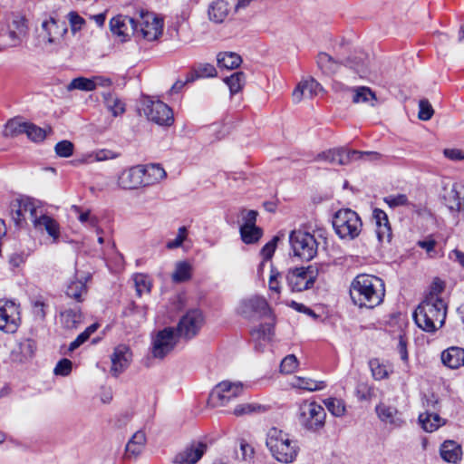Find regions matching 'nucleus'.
I'll list each match as a JSON object with an SVG mask.
<instances>
[{"mask_svg":"<svg viewBox=\"0 0 464 464\" xmlns=\"http://www.w3.org/2000/svg\"><path fill=\"white\" fill-rule=\"evenodd\" d=\"M349 294L354 305L372 309L383 302L385 284L378 276L360 274L351 282Z\"/></svg>","mask_w":464,"mask_h":464,"instance_id":"f257e3e1","label":"nucleus"},{"mask_svg":"<svg viewBox=\"0 0 464 464\" xmlns=\"http://www.w3.org/2000/svg\"><path fill=\"white\" fill-rule=\"evenodd\" d=\"M447 304L436 295L427 296L413 313L416 324L427 333H434L443 326Z\"/></svg>","mask_w":464,"mask_h":464,"instance_id":"f03ea898","label":"nucleus"},{"mask_svg":"<svg viewBox=\"0 0 464 464\" xmlns=\"http://www.w3.org/2000/svg\"><path fill=\"white\" fill-rule=\"evenodd\" d=\"M266 444L272 456L279 462L291 463L297 457V441L291 440L289 434L276 427L268 430Z\"/></svg>","mask_w":464,"mask_h":464,"instance_id":"7ed1b4c3","label":"nucleus"},{"mask_svg":"<svg viewBox=\"0 0 464 464\" xmlns=\"http://www.w3.org/2000/svg\"><path fill=\"white\" fill-rule=\"evenodd\" d=\"M297 417L301 427L310 432H320L325 426V410L315 401H303L298 406Z\"/></svg>","mask_w":464,"mask_h":464,"instance_id":"20e7f679","label":"nucleus"},{"mask_svg":"<svg viewBox=\"0 0 464 464\" xmlns=\"http://www.w3.org/2000/svg\"><path fill=\"white\" fill-rule=\"evenodd\" d=\"M333 227L341 239L353 240L361 234L362 222L355 211L350 208H343L334 214Z\"/></svg>","mask_w":464,"mask_h":464,"instance_id":"39448f33","label":"nucleus"},{"mask_svg":"<svg viewBox=\"0 0 464 464\" xmlns=\"http://www.w3.org/2000/svg\"><path fill=\"white\" fill-rule=\"evenodd\" d=\"M289 242L294 256L302 261L314 259L318 253L319 242L315 236L309 232L297 229L289 235Z\"/></svg>","mask_w":464,"mask_h":464,"instance_id":"423d86ee","label":"nucleus"},{"mask_svg":"<svg viewBox=\"0 0 464 464\" xmlns=\"http://www.w3.org/2000/svg\"><path fill=\"white\" fill-rule=\"evenodd\" d=\"M319 271L314 266L288 269L285 280L292 292H302L313 287Z\"/></svg>","mask_w":464,"mask_h":464,"instance_id":"0eeeda50","label":"nucleus"},{"mask_svg":"<svg viewBox=\"0 0 464 464\" xmlns=\"http://www.w3.org/2000/svg\"><path fill=\"white\" fill-rule=\"evenodd\" d=\"M179 335L173 327H165L158 331L151 341V353L154 358L163 359L171 351L179 342Z\"/></svg>","mask_w":464,"mask_h":464,"instance_id":"6e6552de","label":"nucleus"},{"mask_svg":"<svg viewBox=\"0 0 464 464\" xmlns=\"http://www.w3.org/2000/svg\"><path fill=\"white\" fill-rule=\"evenodd\" d=\"M20 323V305L13 300L0 299V330L14 334L17 331Z\"/></svg>","mask_w":464,"mask_h":464,"instance_id":"1a4fd4ad","label":"nucleus"},{"mask_svg":"<svg viewBox=\"0 0 464 464\" xmlns=\"http://www.w3.org/2000/svg\"><path fill=\"white\" fill-rule=\"evenodd\" d=\"M243 392L241 382L223 381L217 384L209 394V403L214 406H225Z\"/></svg>","mask_w":464,"mask_h":464,"instance_id":"9d476101","label":"nucleus"},{"mask_svg":"<svg viewBox=\"0 0 464 464\" xmlns=\"http://www.w3.org/2000/svg\"><path fill=\"white\" fill-rule=\"evenodd\" d=\"M138 23V30L136 35L140 36L148 41H154L162 33L163 21L150 12H141Z\"/></svg>","mask_w":464,"mask_h":464,"instance_id":"9b49d317","label":"nucleus"},{"mask_svg":"<svg viewBox=\"0 0 464 464\" xmlns=\"http://www.w3.org/2000/svg\"><path fill=\"white\" fill-rule=\"evenodd\" d=\"M143 111L148 120L159 125L169 126L174 121L172 110L161 101L147 100Z\"/></svg>","mask_w":464,"mask_h":464,"instance_id":"f8f14e48","label":"nucleus"},{"mask_svg":"<svg viewBox=\"0 0 464 464\" xmlns=\"http://www.w3.org/2000/svg\"><path fill=\"white\" fill-rule=\"evenodd\" d=\"M203 322L204 317L200 310H189L180 318L176 332L181 337L191 339L198 334Z\"/></svg>","mask_w":464,"mask_h":464,"instance_id":"ddd939ff","label":"nucleus"},{"mask_svg":"<svg viewBox=\"0 0 464 464\" xmlns=\"http://www.w3.org/2000/svg\"><path fill=\"white\" fill-rule=\"evenodd\" d=\"M442 200L452 214L464 212V183L455 182L443 187Z\"/></svg>","mask_w":464,"mask_h":464,"instance_id":"4468645a","label":"nucleus"},{"mask_svg":"<svg viewBox=\"0 0 464 464\" xmlns=\"http://www.w3.org/2000/svg\"><path fill=\"white\" fill-rule=\"evenodd\" d=\"M333 153L331 158V163L338 165H347L353 160H357L366 157L369 160H378L382 155L376 151H360V150H349L343 148L331 150Z\"/></svg>","mask_w":464,"mask_h":464,"instance_id":"2eb2a0df","label":"nucleus"},{"mask_svg":"<svg viewBox=\"0 0 464 464\" xmlns=\"http://www.w3.org/2000/svg\"><path fill=\"white\" fill-rule=\"evenodd\" d=\"M111 367L110 370L113 377H119L130 366L132 361V352L125 344L116 346L111 355Z\"/></svg>","mask_w":464,"mask_h":464,"instance_id":"dca6fc26","label":"nucleus"},{"mask_svg":"<svg viewBox=\"0 0 464 464\" xmlns=\"http://www.w3.org/2000/svg\"><path fill=\"white\" fill-rule=\"evenodd\" d=\"M437 404L438 401L434 399V396L428 399L426 411L419 416V422L427 432H433L446 423V420L440 418L438 412L434 411Z\"/></svg>","mask_w":464,"mask_h":464,"instance_id":"f3484780","label":"nucleus"},{"mask_svg":"<svg viewBox=\"0 0 464 464\" xmlns=\"http://www.w3.org/2000/svg\"><path fill=\"white\" fill-rule=\"evenodd\" d=\"M239 313L246 318H251L256 315L266 316L270 314V308L264 297L252 296L241 302Z\"/></svg>","mask_w":464,"mask_h":464,"instance_id":"a211bd4d","label":"nucleus"},{"mask_svg":"<svg viewBox=\"0 0 464 464\" xmlns=\"http://www.w3.org/2000/svg\"><path fill=\"white\" fill-rule=\"evenodd\" d=\"M110 28L113 34L125 38L129 37L130 34L136 35L138 23L135 18L119 14L111 19Z\"/></svg>","mask_w":464,"mask_h":464,"instance_id":"6ab92c4d","label":"nucleus"},{"mask_svg":"<svg viewBox=\"0 0 464 464\" xmlns=\"http://www.w3.org/2000/svg\"><path fill=\"white\" fill-rule=\"evenodd\" d=\"M141 165L123 170L118 177V186L122 189H136L143 187Z\"/></svg>","mask_w":464,"mask_h":464,"instance_id":"aec40b11","label":"nucleus"},{"mask_svg":"<svg viewBox=\"0 0 464 464\" xmlns=\"http://www.w3.org/2000/svg\"><path fill=\"white\" fill-rule=\"evenodd\" d=\"M372 219L375 223V233L381 243L392 240V231L387 214L381 208H374Z\"/></svg>","mask_w":464,"mask_h":464,"instance_id":"412c9836","label":"nucleus"},{"mask_svg":"<svg viewBox=\"0 0 464 464\" xmlns=\"http://www.w3.org/2000/svg\"><path fill=\"white\" fill-rule=\"evenodd\" d=\"M90 277L91 276L89 274L79 275V273H76L75 277L72 279L67 285L65 292L67 296L79 303L82 302L83 296H85L88 292L86 283Z\"/></svg>","mask_w":464,"mask_h":464,"instance_id":"4be33fe9","label":"nucleus"},{"mask_svg":"<svg viewBox=\"0 0 464 464\" xmlns=\"http://www.w3.org/2000/svg\"><path fill=\"white\" fill-rule=\"evenodd\" d=\"M322 90L321 84L313 78L302 81L293 92V101L299 102L303 98H313Z\"/></svg>","mask_w":464,"mask_h":464,"instance_id":"5701e85b","label":"nucleus"},{"mask_svg":"<svg viewBox=\"0 0 464 464\" xmlns=\"http://www.w3.org/2000/svg\"><path fill=\"white\" fill-rule=\"evenodd\" d=\"M28 33L27 21L23 16H15L9 25L8 37L12 46L19 45Z\"/></svg>","mask_w":464,"mask_h":464,"instance_id":"b1692460","label":"nucleus"},{"mask_svg":"<svg viewBox=\"0 0 464 464\" xmlns=\"http://www.w3.org/2000/svg\"><path fill=\"white\" fill-rule=\"evenodd\" d=\"M375 411L382 421L389 423L394 428H400L405 423L395 407L380 403L375 407Z\"/></svg>","mask_w":464,"mask_h":464,"instance_id":"393cba45","label":"nucleus"},{"mask_svg":"<svg viewBox=\"0 0 464 464\" xmlns=\"http://www.w3.org/2000/svg\"><path fill=\"white\" fill-rule=\"evenodd\" d=\"M206 448L204 443H198L196 448H186L175 456L174 462L176 464H196L202 458Z\"/></svg>","mask_w":464,"mask_h":464,"instance_id":"a878e982","label":"nucleus"},{"mask_svg":"<svg viewBox=\"0 0 464 464\" xmlns=\"http://www.w3.org/2000/svg\"><path fill=\"white\" fill-rule=\"evenodd\" d=\"M231 11V6L227 0H214L208 9L210 21L220 24L223 23Z\"/></svg>","mask_w":464,"mask_h":464,"instance_id":"bb28decb","label":"nucleus"},{"mask_svg":"<svg viewBox=\"0 0 464 464\" xmlns=\"http://www.w3.org/2000/svg\"><path fill=\"white\" fill-rule=\"evenodd\" d=\"M143 187L156 184L166 178L165 169L160 164L141 165Z\"/></svg>","mask_w":464,"mask_h":464,"instance_id":"cd10ccee","label":"nucleus"},{"mask_svg":"<svg viewBox=\"0 0 464 464\" xmlns=\"http://www.w3.org/2000/svg\"><path fill=\"white\" fill-rule=\"evenodd\" d=\"M34 227L36 229L44 228L54 242L60 237V225L50 216L41 215L39 218L34 220Z\"/></svg>","mask_w":464,"mask_h":464,"instance_id":"c85d7f7f","label":"nucleus"},{"mask_svg":"<svg viewBox=\"0 0 464 464\" xmlns=\"http://www.w3.org/2000/svg\"><path fill=\"white\" fill-rule=\"evenodd\" d=\"M442 362L451 368L457 369L464 365V349L459 347H450L441 354Z\"/></svg>","mask_w":464,"mask_h":464,"instance_id":"c756f323","label":"nucleus"},{"mask_svg":"<svg viewBox=\"0 0 464 464\" xmlns=\"http://www.w3.org/2000/svg\"><path fill=\"white\" fill-rule=\"evenodd\" d=\"M440 454L445 461L456 463L461 459L462 450L456 441L446 440L440 446Z\"/></svg>","mask_w":464,"mask_h":464,"instance_id":"7c9ffc66","label":"nucleus"},{"mask_svg":"<svg viewBox=\"0 0 464 464\" xmlns=\"http://www.w3.org/2000/svg\"><path fill=\"white\" fill-rule=\"evenodd\" d=\"M25 199L27 198H15L10 203V215L16 227H22L25 222V215L27 214L24 206L25 205Z\"/></svg>","mask_w":464,"mask_h":464,"instance_id":"2f4dec72","label":"nucleus"},{"mask_svg":"<svg viewBox=\"0 0 464 464\" xmlns=\"http://www.w3.org/2000/svg\"><path fill=\"white\" fill-rule=\"evenodd\" d=\"M291 385L293 388L304 390L307 392L321 391L325 388L326 384L323 381H314L310 378L295 376Z\"/></svg>","mask_w":464,"mask_h":464,"instance_id":"473e14b6","label":"nucleus"},{"mask_svg":"<svg viewBox=\"0 0 464 464\" xmlns=\"http://www.w3.org/2000/svg\"><path fill=\"white\" fill-rule=\"evenodd\" d=\"M344 65L353 69L361 78L367 77L370 72L368 68V57L363 53L346 59Z\"/></svg>","mask_w":464,"mask_h":464,"instance_id":"72a5a7b5","label":"nucleus"},{"mask_svg":"<svg viewBox=\"0 0 464 464\" xmlns=\"http://www.w3.org/2000/svg\"><path fill=\"white\" fill-rule=\"evenodd\" d=\"M61 322L65 328H76L82 321V312L79 306L68 308L60 314Z\"/></svg>","mask_w":464,"mask_h":464,"instance_id":"f704fd0d","label":"nucleus"},{"mask_svg":"<svg viewBox=\"0 0 464 464\" xmlns=\"http://www.w3.org/2000/svg\"><path fill=\"white\" fill-rule=\"evenodd\" d=\"M146 443V435L142 430L135 432L126 445V454L137 457L142 451Z\"/></svg>","mask_w":464,"mask_h":464,"instance_id":"c9c22d12","label":"nucleus"},{"mask_svg":"<svg viewBox=\"0 0 464 464\" xmlns=\"http://www.w3.org/2000/svg\"><path fill=\"white\" fill-rule=\"evenodd\" d=\"M316 63L320 70L327 75L334 74L340 67V63L326 53H319Z\"/></svg>","mask_w":464,"mask_h":464,"instance_id":"e433bc0d","label":"nucleus"},{"mask_svg":"<svg viewBox=\"0 0 464 464\" xmlns=\"http://www.w3.org/2000/svg\"><path fill=\"white\" fill-rule=\"evenodd\" d=\"M218 65L220 68L235 69L242 63L240 55L232 52L219 53L217 57Z\"/></svg>","mask_w":464,"mask_h":464,"instance_id":"4c0bfd02","label":"nucleus"},{"mask_svg":"<svg viewBox=\"0 0 464 464\" xmlns=\"http://www.w3.org/2000/svg\"><path fill=\"white\" fill-rule=\"evenodd\" d=\"M105 106L114 117L122 114L125 111V103L117 96L111 92L103 93Z\"/></svg>","mask_w":464,"mask_h":464,"instance_id":"58836bf2","label":"nucleus"},{"mask_svg":"<svg viewBox=\"0 0 464 464\" xmlns=\"http://www.w3.org/2000/svg\"><path fill=\"white\" fill-rule=\"evenodd\" d=\"M217 70L213 64L200 63L187 76V82H194L198 78L215 77Z\"/></svg>","mask_w":464,"mask_h":464,"instance_id":"ea45409f","label":"nucleus"},{"mask_svg":"<svg viewBox=\"0 0 464 464\" xmlns=\"http://www.w3.org/2000/svg\"><path fill=\"white\" fill-rule=\"evenodd\" d=\"M324 404L329 412L334 417L341 418L346 413V404L342 399L330 397L324 400Z\"/></svg>","mask_w":464,"mask_h":464,"instance_id":"a19ab883","label":"nucleus"},{"mask_svg":"<svg viewBox=\"0 0 464 464\" xmlns=\"http://www.w3.org/2000/svg\"><path fill=\"white\" fill-rule=\"evenodd\" d=\"M36 343L32 339H24L18 344L17 351H14V353L19 354L18 360L20 362H24L31 359L35 353Z\"/></svg>","mask_w":464,"mask_h":464,"instance_id":"79ce46f5","label":"nucleus"},{"mask_svg":"<svg viewBox=\"0 0 464 464\" xmlns=\"http://www.w3.org/2000/svg\"><path fill=\"white\" fill-rule=\"evenodd\" d=\"M240 236L241 239L246 244H254L256 243L263 235L262 228L254 226V227H240Z\"/></svg>","mask_w":464,"mask_h":464,"instance_id":"37998d69","label":"nucleus"},{"mask_svg":"<svg viewBox=\"0 0 464 464\" xmlns=\"http://www.w3.org/2000/svg\"><path fill=\"white\" fill-rule=\"evenodd\" d=\"M224 82L229 87L231 94H236L242 90L246 82V75L242 72H237L225 78Z\"/></svg>","mask_w":464,"mask_h":464,"instance_id":"c03bdc74","label":"nucleus"},{"mask_svg":"<svg viewBox=\"0 0 464 464\" xmlns=\"http://www.w3.org/2000/svg\"><path fill=\"white\" fill-rule=\"evenodd\" d=\"M50 132H52L51 127L43 129L33 123L26 124L25 134L31 140L34 142L43 141Z\"/></svg>","mask_w":464,"mask_h":464,"instance_id":"a18cd8bd","label":"nucleus"},{"mask_svg":"<svg viewBox=\"0 0 464 464\" xmlns=\"http://www.w3.org/2000/svg\"><path fill=\"white\" fill-rule=\"evenodd\" d=\"M191 277V266L188 262H179L176 265L174 273L172 274V280L175 283H181L188 281Z\"/></svg>","mask_w":464,"mask_h":464,"instance_id":"49530a36","label":"nucleus"},{"mask_svg":"<svg viewBox=\"0 0 464 464\" xmlns=\"http://www.w3.org/2000/svg\"><path fill=\"white\" fill-rule=\"evenodd\" d=\"M72 209L78 214V220L82 224L91 227H96L98 226L99 218L92 215L91 210L82 211V208L75 205L72 207Z\"/></svg>","mask_w":464,"mask_h":464,"instance_id":"de8ad7c7","label":"nucleus"},{"mask_svg":"<svg viewBox=\"0 0 464 464\" xmlns=\"http://www.w3.org/2000/svg\"><path fill=\"white\" fill-rule=\"evenodd\" d=\"M369 367L374 380L381 381L389 377L386 366L380 362L379 359L373 358L369 362Z\"/></svg>","mask_w":464,"mask_h":464,"instance_id":"09e8293b","label":"nucleus"},{"mask_svg":"<svg viewBox=\"0 0 464 464\" xmlns=\"http://www.w3.org/2000/svg\"><path fill=\"white\" fill-rule=\"evenodd\" d=\"M27 122H20L14 119L10 120L5 126L4 136L14 137L21 133H25Z\"/></svg>","mask_w":464,"mask_h":464,"instance_id":"8fccbe9b","label":"nucleus"},{"mask_svg":"<svg viewBox=\"0 0 464 464\" xmlns=\"http://www.w3.org/2000/svg\"><path fill=\"white\" fill-rule=\"evenodd\" d=\"M353 102L354 103L367 102L369 101L376 100L374 92L368 87H358L353 90Z\"/></svg>","mask_w":464,"mask_h":464,"instance_id":"3c124183","label":"nucleus"},{"mask_svg":"<svg viewBox=\"0 0 464 464\" xmlns=\"http://www.w3.org/2000/svg\"><path fill=\"white\" fill-rule=\"evenodd\" d=\"M133 281L139 296H141L144 293L150 292L151 283L147 276L143 274H137L134 276Z\"/></svg>","mask_w":464,"mask_h":464,"instance_id":"603ef678","label":"nucleus"},{"mask_svg":"<svg viewBox=\"0 0 464 464\" xmlns=\"http://www.w3.org/2000/svg\"><path fill=\"white\" fill-rule=\"evenodd\" d=\"M68 90H81V91H93L94 84L92 82V78H85V77H78L73 79L68 85Z\"/></svg>","mask_w":464,"mask_h":464,"instance_id":"864d4df0","label":"nucleus"},{"mask_svg":"<svg viewBox=\"0 0 464 464\" xmlns=\"http://www.w3.org/2000/svg\"><path fill=\"white\" fill-rule=\"evenodd\" d=\"M251 334L253 337H256L264 341H270L274 334V324L270 323L260 324L257 329L252 331Z\"/></svg>","mask_w":464,"mask_h":464,"instance_id":"5fc2aeb1","label":"nucleus"},{"mask_svg":"<svg viewBox=\"0 0 464 464\" xmlns=\"http://www.w3.org/2000/svg\"><path fill=\"white\" fill-rule=\"evenodd\" d=\"M298 367V360L294 354L285 356L280 364L281 372L289 374L293 373Z\"/></svg>","mask_w":464,"mask_h":464,"instance_id":"6e6d98bb","label":"nucleus"},{"mask_svg":"<svg viewBox=\"0 0 464 464\" xmlns=\"http://www.w3.org/2000/svg\"><path fill=\"white\" fill-rule=\"evenodd\" d=\"M74 146L70 140H64L59 141L55 147V153L62 158H69L73 154Z\"/></svg>","mask_w":464,"mask_h":464,"instance_id":"4d7b16f0","label":"nucleus"},{"mask_svg":"<svg viewBox=\"0 0 464 464\" xmlns=\"http://www.w3.org/2000/svg\"><path fill=\"white\" fill-rule=\"evenodd\" d=\"M434 110L428 100H420L419 102L418 117L421 121H429L433 116Z\"/></svg>","mask_w":464,"mask_h":464,"instance_id":"13d9d810","label":"nucleus"},{"mask_svg":"<svg viewBox=\"0 0 464 464\" xmlns=\"http://www.w3.org/2000/svg\"><path fill=\"white\" fill-rule=\"evenodd\" d=\"M356 396L360 401H369L374 396V389L367 383H359L356 387Z\"/></svg>","mask_w":464,"mask_h":464,"instance_id":"bf43d9fd","label":"nucleus"},{"mask_svg":"<svg viewBox=\"0 0 464 464\" xmlns=\"http://www.w3.org/2000/svg\"><path fill=\"white\" fill-rule=\"evenodd\" d=\"M384 202L390 208H397L406 206L408 204V198L404 194L390 195L384 198Z\"/></svg>","mask_w":464,"mask_h":464,"instance_id":"052dcab7","label":"nucleus"},{"mask_svg":"<svg viewBox=\"0 0 464 464\" xmlns=\"http://www.w3.org/2000/svg\"><path fill=\"white\" fill-rule=\"evenodd\" d=\"M257 216L258 213L256 210L243 209L241 211L242 223L240 225V227L256 226Z\"/></svg>","mask_w":464,"mask_h":464,"instance_id":"680f3d73","label":"nucleus"},{"mask_svg":"<svg viewBox=\"0 0 464 464\" xmlns=\"http://www.w3.org/2000/svg\"><path fill=\"white\" fill-rule=\"evenodd\" d=\"M72 363L69 359H62L57 362L53 372L55 375L67 376L72 372Z\"/></svg>","mask_w":464,"mask_h":464,"instance_id":"e2e57ef3","label":"nucleus"},{"mask_svg":"<svg viewBox=\"0 0 464 464\" xmlns=\"http://www.w3.org/2000/svg\"><path fill=\"white\" fill-rule=\"evenodd\" d=\"M187 232L188 231H187L186 227H180L179 228V233H178L176 238L173 240H169L167 243V247L169 249H174V248L179 247L187 237Z\"/></svg>","mask_w":464,"mask_h":464,"instance_id":"0e129e2a","label":"nucleus"},{"mask_svg":"<svg viewBox=\"0 0 464 464\" xmlns=\"http://www.w3.org/2000/svg\"><path fill=\"white\" fill-rule=\"evenodd\" d=\"M277 237H274L266 243L261 249L260 254L265 261L271 259L276 247Z\"/></svg>","mask_w":464,"mask_h":464,"instance_id":"69168bd1","label":"nucleus"},{"mask_svg":"<svg viewBox=\"0 0 464 464\" xmlns=\"http://www.w3.org/2000/svg\"><path fill=\"white\" fill-rule=\"evenodd\" d=\"M32 306H33L34 314L35 316L39 317L40 319H44V317L46 315V313H45L46 304H44V302L41 298L35 299V300L32 301Z\"/></svg>","mask_w":464,"mask_h":464,"instance_id":"338daca9","label":"nucleus"},{"mask_svg":"<svg viewBox=\"0 0 464 464\" xmlns=\"http://www.w3.org/2000/svg\"><path fill=\"white\" fill-rule=\"evenodd\" d=\"M443 154L446 158L451 160H464V151L459 149H445Z\"/></svg>","mask_w":464,"mask_h":464,"instance_id":"774afa93","label":"nucleus"}]
</instances>
